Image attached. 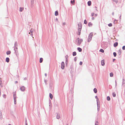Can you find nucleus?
Wrapping results in <instances>:
<instances>
[{
  "label": "nucleus",
  "mask_w": 125,
  "mask_h": 125,
  "mask_svg": "<svg viewBox=\"0 0 125 125\" xmlns=\"http://www.w3.org/2000/svg\"><path fill=\"white\" fill-rule=\"evenodd\" d=\"M78 34L79 35L80 34V32L82 29V25L81 23H79L78 24Z\"/></svg>",
  "instance_id": "nucleus-1"
},
{
  "label": "nucleus",
  "mask_w": 125,
  "mask_h": 125,
  "mask_svg": "<svg viewBox=\"0 0 125 125\" xmlns=\"http://www.w3.org/2000/svg\"><path fill=\"white\" fill-rule=\"evenodd\" d=\"M83 41L82 39H80L78 38L77 39L76 41L77 44L78 45H79L81 44V42H83Z\"/></svg>",
  "instance_id": "nucleus-2"
},
{
  "label": "nucleus",
  "mask_w": 125,
  "mask_h": 125,
  "mask_svg": "<svg viewBox=\"0 0 125 125\" xmlns=\"http://www.w3.org/2000/svg\"><path fill=\"white\" fill-rule=\"evenodd\" d=\"M93 36V33L91 32L90 33L89 35L88 38V42H90L91 40L92 37Z\"/></svg>",
  "instance_id": "nucleus-3"
},
{
  "label": "nucleus",
  "mask_w": 125,
  "mask_h": 125,
  "mask_svg": "<svg viewBox=\"0 0 125 125\" xmlns=\"http://www.w3.org/2000/svg\"><path fill=\"white\" fill-rule=\"evenodd\" d=\"M97 110L98 111H99L100 109V105L99 104V99H97Z\"/></svg>",
  "instance_id": "nucleus-4"
},
{
  "label": "nucleus",
  "mask_w": 125,
  "mask_h": 125,
  "mask_svg": "<svg viewBox=\"0 0 125 125\" xmlns=\"http://www.w3.org/2000/svg\"><path fill=\"white\" fill-rule=\"evenodd\" d=\"M13 98L14 99V104H16V94L15 93H14L13 94Z\"/></svg>",
  "instance_id": "nucleus-5"
},
{
  "label": "nucleus",
  "mask_w": 125,
  "mask_h": 125,
  "mask_svg": "<svg viewBox=\"0 0 125 125\" xmlns=\"http://www.w3.org/2000/svg\"><path fill=\"white\" fill-rule=\"evenodd\" d=\"M65 66L64 63V62H62L61 64V68L62 69H64Z\"/></svg>",
  "instance_id": "nucleus-6"
},
{
  "label": "nucleus",
  "mask_w": 125,
  "mask_h": 125,
  "mask_svg": "<svg viewBox=\"0 0 125 125\" xmlns=\"http://www.w3.org/2000/svg\"><path fill=\"white\" fill-rule=\"evenodd\" d=\"M25 87L23 86L21 87L20 88L21 90L22 91H24L25 90Z\"/></svg>",
  "instance_id": "nucleus-7"
},
{
  "label": "nucleus",
  "mask_w": 125,
  "mask_h": 125,
  "mask_svg": "<svg viewBox=\"0 0 125 125\" xmlns=\"http://www.w3.org/2000/svg\"><path fill=\"white\" fill-rule=\"evenodd\" d=\"M34 0H31V5L32 7L33 6V4L34 3Z\"/></svg>",
  "instance_id": "nucleus-8"
},
{
  "label": "nucleus",
  "mask_w": 125,
  "mask_h": 125,
  "mask_svg": "<svg viewBox=\"0 0 125 125\" xmlns=\"http://www.w3.org/2000/svg\"><path fill=\"white\" fill-rule=\"evenodd\" d=\"M101 64L102 65L104 66L105 64L104 61V60H103L101 61Z\"/></svg>",
  "instance_id": "nucleus-9"
},
{
  "label": "nucleus",
  "mask_w": 125,
  "mask_h": 125,
  "mask_svg": "<svg viewBox=\"0 0 125 125\" xmlns=\"http://www.w3.org/2000/svg\"><path fill=\"white\" fill-rule=\"evenodd\" d=\"M60 118V115L59 114H57L56 115V118L58 119H59Z\"/></svg>",
  "instance_id": "nucleus-10"
},
{
  "label": "nucleus",
  "mask_w": 125,
  "mask_h": 125,
  "mask_svg": "<svg viewBox=\"0 0 125 125\" xmlns=\"http://www.w3.org/2000/svg\"><path fill=\"white\" fill-rule=\"evenodd\" d=\"M71 3L73 5H74L75 3V0H71Z\"/></svg>",
  "instance_id": "nucleus-11"
},
{
  "label": "nucleus",
  "mask_w": 125,
  "mask_h": 125,
  "mask_svg": "<svg viewBox=\"0 0 125 125\" xmlns=\"http://www.w3.org/2000/svg\"><path fill=\"white\" fill-rule=\"evenodd\" d=\"M118 43L117 42H116L114 44V47H115L117 46Z\"/></svg>",
  "instance_id": "nucleus-12"
},
{
  "label": "nucleus",
  "mask_w": 125,
  "mask_h": 125,
  "mask_svg": "<svg viewBox=\"0 0 125 125\" xmlns=\"http://www.w3.org/2000/svg\"><path fill=\"white\" fill-rule=\"evenodd\" d=\"M49 95L50 98L51 99H52L53 97V95L51 93H50Z\"/></svg>",
  "instance_id": "nucleus-13"
},
{
  "label": "nucleus",
  "mask_w": 125,
  "mask_h": 125,
  "mask_svg": "<svg viewBox=\"0 0 125 125\" xmlns=\"http://www.w3.org/2000/svg\"><path fill=\"white\" fill-rule=\"evenodd\" d=\"M88 4L89 6H90L91 5V1H89L88 2Z\"/></svg>",
  "instance_id": "nucleus-14"
},
{
  "label": "nucleus",
  "mask_w": 125,
  "mask_h": 125,
  "mask_svg": "<svg viewBox=\"0 0 125 125\" xmlns=\"http://www.w3.org/2000/svg\"><path fill=\"white\" fill-rule=\"evenodd\" d=\"M10 59L9 58H6V61L8 62H9Z\"/></svg>",
  "instance_id": "nucleus-15"
},
{
  "label": "nucleus",
  "mask_w": 125,
  "mask_h": 125,
  "mask_svg": "<svg viewBox=\"0 0 125 125\" xmlns=\"http://www.w3.org/2000/svg\"><path fill=\"white\" fill-rule=\"evenodd\" d=\"M77 50L79 52H81L82 51V49L79 47L77 48Z\"/></svg>",
  "instance_id": "nucleus-16"
},
{
  "label": "nucleus",
  "mask_w": 125,
  "mask_h": 125,
  "mask_svg": "<svg viewBox=\"0 0 125 125\" xmlns=\"http://www.w3.org/2000/svg\"><path fill=\"white\" fill-rule=\"evenodd\" d=\"M76 55V52H73V56H75Z\"/></svg>",
  "instance_id": "nucleus-17"
},
{
  "label": "nucleus",
  "mask_w": 125,
  "mask_h": 125,
  "mask_svg": "<svg viewBox=\"0 0 125 125\" xmlns=\"http://www.w3.org/2000/svg\"><path fill=\"white\" fill-rule=\"evenodd\" d=\"M94 93H96L97 92V89L95 88H94Z\"/></svg>",
  "instance_id": "nucleus-18"
},
{
  "label": "nucleus",
  "mask_w": 125,
  "mask_h": 125,
  "mask_svg": "<svg viewBox=\"0 0 125 125\" xmlns=\"http://www.w3.org/2000/svg\"><path fill=\"white\" fill-rule=\"evenodd\" d=\"M92 24L91 22H89L88 24V25L89 27L91 26H92Z\"/></svg>",
  "instance_id": "nucleus-19"
},
{
  "label": "nucleus",
  "mask_w": 125,
  "mask_h": 125,
  "mask_svg": "<svg viewBox=\"0 0 125 125\" xmlns=\"http://www.w3.org/2000/svg\"><path fill=\"white\" fill-rule=\"evenodd\" d=\"M58 11H56L55 12V15L56 16H58Z\"/></svg>",
  "instance_id": "nucleus-20"
},
{
  "label": "nucleus",
  "mask_w": 125,
  "mask_h": 125,
  "mask_svg": "<svg viewBox=\"0 0 125 125\" xmlns=\"http://www.w3.org/2000/svg\"><path fill=\"white\" fill-rule=\"evenodd\" d=\"M11 53V52L10 51H7L6 52V53L7 55L10 54Z\"/></svg>",
  "instance_id": "nucleus-21"
},
{
  "label": "nucleus",
  "mask_w": 125,
  "mask_h": 125,
  "mask_svg": "<svg viewBox=\"0 0 125 125\" xmlns=\"http://www.w3.org/2000/svg\"><path fill=\"white\" fill-rule=\"evenodd\" d=\"M23 10V8H22V7H20V11L21 12V11H22Z\"/></svg>",
  "instance_id": "nucleus-22"
},
{
  "label": "nucleus",
  "mask_w": 125,
  "mask_h": 125,
  "mask_svg": "<svg viewBox=\"0 0 125 125\" xmlns=\"http://www.w3.org/2000/svg\"><path fill=\"white\" fill-rule=\"evenodd\" d=\"M43 61V59L42 58H40V63H42Z\"/></svg>",
  "instance_id": "nucleus-23"
},
{
  "label": "nucleus",
  "mask_w": 125,
  "mask_h": 125,
  "mask_svg": "<svg viewBox=\"0 0 125 125\" xmlns=\"http://www.w3.org/2000/svg\"><path fill=\"white\" fill-rule=\"evenodd\" d=\"M110 76L111 77H112L113 76V74L112 73H110Z\"/></svg>",
  "instance_id": "nucleus-24"
},
{
  "label": "nucleus",
  "mask_w": 125,
  "mask_h": 125,
  "mask_svg": "<svg viewBox=\"0 0 125 125\" xmlns=\"http://www.w3.org/2000/svg\"><path fill=\"white\" fill-rule=\"evenodd\" d=\"M0 86H2V81L1 80V79L0 78Z\"/></svg>",
  "instance_id": "nucleus-25"
},
{
  "label": "nucleus",
  "mask_w": 125,
  "mask_h": 125,
  "mask_svg": "<svg viewBox=\"0 0 125 125\" xmlns=\"http://www.w3.org/2000/svg\"><path fill=\"white\" fill-rule=\"evenodd\" d=\"M107 99L108 101H109L110 100V98L109 96H108L107 97Z\"/></svg>",
  "instance_id": "nucleus-26"
},
{
  "label": "nucleus",
  "mask_w": 125,
  "mask_h": 125,
  "mask_svg": "<svg viewBox=\"0 0 125 125\" xmlns=\"http://www.w3.org/2000/svg\"><path fill=\"white\" fill-rule=\"evenodd\" d=\"M112 95L113 97H115L116 96V95L115 93H113L112 94Z\"/></svg>",
  "instance_id": "nucleus-27"
},
{
  "label": "nucleus",
  "mask_w": 125,
  "mask_h": 125,
  "mask_svg": "<svg viewBox=\"0 0 125 125\" xmlns=\"http://www.w3.org/2000/svg\"><path fill=\"white\" fill-rule=\"evenodd\" d=\"M117 20H115L114 21V24H115L117 23Z\"/></svg>",
  "instance_id": "nucleus-28"
},
{
  "label": "nucleus",
  "mask_w": 125,
  "mask_h": 125,
  "mask_svg": "<svg viewBox=\"0 0 125 125\" xmlns=\"http://www.w3.org/2000/svg\"><path fill=\"white\" fill-rule=\"evenodd\" d=\"M100 51L102 52H104V51L102 49H101L100 50Z\"/></svg>",
  "instance_id": "nucleus-29"
},
{
  "label": "nucleus",
  "mask_w": 125,
  "mask_h": 125,
  "mask_svg": "<svg viewBox=\"0 0 125 125\" xmlns=\"http://www.w3.org/2000/svg\"><path fill=\"white\" fill-rule=\"evenodd\" d=\"M108 26L109 27H111L112 26V24L111 23H110L108 24Z\"/></svg>",
  "instance_id": "nucleus-30"
},
{
  "label": "nucleus",
  "mask_w": 125,
  "mask_h": 125,
  "mask_svg": "<svg viewBox=\"0 0 125 125\" xmlns=\"http://www.w3.org/2000/svg\"><path fill=\"white\" fill-rule=\"evenodd\" d=\"M113 54L115 57H116V52H114L113 53Z\"/></svg>",
  "instance_id": "nucleus-31"
},
{
  "label": "nucleus",
  "mask_w": 125,
  "mask_h": 125,
  "mask_svg": "<svg viewBox=\"0 0 125 125\" xmlns=\"http://www.w3.org/2000/svg\"><path fill=\"white\" fill-rule=\"evenodd\" d=\"M68 59H66L65 63L66 65H67L68 63Z\"/></svg>",
  "instance_id": "nucleus-32"
},
{
  "label": "nucleus",
  "mask_w": 125,
  "mask_h": 125,
  "mask_svg": "<svg viewBox=\"0 0 125 125\" xmlns=\"http://www.w3.org/2000/svg\"><path fill=\"white\" fill-rule=\"evenodd\" d=\"M84 23L85 24H86L87 23V22L86 20H85L84 21Z\"/></svg>",
  "instance_id": "nucleus-33"
},
{
  "label": "nucleus",
  "mask_w": 125,
  "mask_h": 125,
  "mask_svg": "<svg viewBox=\"0 0 125 125\" xmlns=\"http://www.w3.org/2000/svg\"><path fill=\"white\" fill-rule=\"evenodd\" d=\"M68 55H66L65 56L66 59H68Z\"/></svg>",
  "instance_id": "nucleus-34"
},
{
  "label": "nucleus",
  "mask_w": 125,
  "mask_h": 125,
  "mask_svg": "<svg viewBox=\"0 0 125 125\" xmlns=\"http://www.w3.org/2000/svg\"><path fill=\"white\" fill-rule=\"evenodd\" d=\"M3 97L4 98H6V95L5 94H3Z\"/></svg>",
  "instance_id": "nucleus-35"
},
{
  "label": "nucleus",
  "mask_w": 125,
  "mask_h": 125,
  "mask_svg": "<svg viewBox=\"0 0 125 125\" xmlns=\"http://www.w3.org/2000/svg\"><path fill=\"white\" fill-rule=\"evenodd\" d=\"M122 49L123 50H125V46H123L122 47Z\"/></svg>",
  "instance_id": "nucleus-36"
},
{
  "label": "nucleus",
  "mask_w": 125,
  "mask_h": 125,
  "mask_svg": "<svg viewBox=\"0 0 125 125\" xmlns=\"http://www.w3.org/2000/svg\"><path fill=\"white\" fill-rule=\"evenodd\" d=\"M94 13H92L91 14V16L93 17V16L94 15Z\"/></svg>",
  "instance_id": "nucleus-37"
},
{
  "label": "nucleus",
  "mask_w": 125,
  "mask_h": 125,
  "mask_svg": "<svg viewBox=\"0 0 125 125\" xmlns=\"http://www.w3.org/2000/svg\"><path fill=\"white\" fill-rule=\"evenodd\" d=\"M30 32L31 33H32V32H33V30H32V29H31V30H30Z\"/></svg>",
  "instance_id": "nucleus-38"
},
{
  "label": "nucleus",
  "mask_w": 125,
  "mask_h": 125,
  "mask_svg": "<svg viewBox=\"0 0 125 125\" xmlns=\"http://www.w3.org/2000/svg\"><path fill=\"white\" fill-rule=\"evenodd\" d=\"M17 42H15V46H16L17 45Z\"/></svg>",
  "instance_id": "nucleus-39"
},
{
  "label": "nucleus",
  "mask_w": 125,
  "mask_h": 125,
  "mask_svg": "<svg viewBox=\"0 0 125 125\" xmlns=\"http://www.w3.org/2000/svg\"><path fill=\"white\" fill-rule=\"evenodd\" d=\"M82 63H83V62H80V65H82Z\"/></svg>",
  "instance_id": "nucleus-40"
},
{
  "label": "nucleus",
  "mask_w": 125,
  "mask_h": 125,
  "mask_svg": "<svg viewBox=\"0 0 125 125\" xmlns=\"http://www.w3.org/2000/svg\"><path fill=\"white\" fill-rule=\"evenodd\" d=\"M66 24V23L65 22H63L62 23V25H64Z\"/></svg>",
  "instance_id": "nucleus-41"
},
{
  "label": "nucleus",
  "mask_w": 125,
  "mask_h": 125,
  "mask_svg": "<svg viewBox=\"0 0 125 125\" xmlns=\"http://www.w3.org/2000/svg\"><path fill=\"white\" fill-rule=\"evenodd\" d=\"M125 82V80L123 79V83H124Z\"/></svg>",
  "instance_id": "nucleus-42"
},
{
  "label": "nucleus",
  "mask_w": 125,
  "mask_h": 125,
  "mask_svg": "<svg viewBox=\"0 0 125 125\" xmlns=\"http://www.w3.org/2000/svg\"><path fill=\"white\" fill-rule=\"evenodd\" d=\"M97 15V14H94V16L95 17H96Z\"/></svg>",
  "instance_id": "nucleus-43"
},
{
  "label": "nucleus",
  "mask_w": 125,
  "mask_h": 125,
  "mask_svg": "<svg viewBox=\"0 0 125 125\" xmlns=\"http://www.w3.org/2000/svg\"><path fill=\"white\" fill-rule=\"evenodd\" d=\"M98 123L97 122H96L95 123V125H97V124Z\"/></svg>",
  "instance_id": "nucleus-44"
},
{
  "label": "nucleus",
  "mask_w": 125,
  "mask_h": 125,
  "mask_svg": "<svg viewBox=\"0 0 125 125\" xmlns=\"http://www.w3.org/2000/svg\"><path fill=\"white\" fill-rule=\"evenodd\" d=\"M31 35L32 36H33V34L32 33H31Z\"/></svg>",
  "instance_id": "nucleus-45"
},
{
  "label": "nucleus",
  "mask_w": 125,
  "mask_h": 125,
  "mask_svg": "<svg viewBox=\"0 0 125 125\" xmlns=\"http://www.w3.org/2000/svg\"><path fill=\"white\" fill-rule=\"evenodd\" d=\"M18 83V81H16L15 82V83Z\"/></svg>",
  "instance_id": "nucleus-46"
},
{
  "label": "nucleus",
  "mask_w": 125,
  "mask_h": 125,
  "mask_svg": "<svg viewBox=\"0 0 125 125\" xmlns=\"http://www.w3.org/2000/svg\"><path fill=\"white\" fill-rule=\"evenodd\" d=\"M95 98L96 99H97H97H98V98H97V96H95Z\"/></svg>",
  "instance_id": "nucleus-47"
},
{
  "label": "nucleus",
  "mask_w": 125,
  "mask_h": 125,
  "mask_svg": "<svg viewBox=\"0 0 125 125\" xmlns=\"http://www.w3.org/2000/svg\"><path fill=\"white\" fill-rule=\"evenodd\" d=\"M94 17H93L92 18V20H94Z\"/></svg>",
  "instance_id": "nucleus-48"
},
{
  "label": "nucleus",
  "mask_w": 125,
  "mask_h": 125,
  "mask_svg": "<svg viewBox=\"0 0 125 125\" xmlns=\"http://www.w3.org/2000/svg\"><path fill=\"white\" fill-rule=\"evenodd\" d=\"M26 124L25 125H27V121H26Z\"/></svg>",
  "instance_id": "nucleus-49"
},
{
  "label": "nucleus",
  "mask_w": 125,
  "mask_h": 125,
  "mask_svg": "<svg viewBox=\"0 0 125 125\" xmlns=\"http://www.w3.org/2000/svg\"><path fill=\"white\" fill-rule=\"evenodd\" d=\"M119 51L120 52H121V50H119Z\"/></svg>",
  "instance_id": "nucleus-50"
},
{
  "label": "nucleus",
  "mask_w": 125,
  "mask_h": 125,
  "mask_svg": "<svg viewBox=\"0 0 125 125\" xmlns=\"http://www.w3.org/2000/svg\"><path fill=\"white\" fill-rule=\"evenodd\" d=\"M115 85H117L116 82L115 81Z\"/></svg>",
  "instance_id": "nucleus-51"
},
{
  "label": "nucleus",
  "mask_w": 125,
  "mask_h": 125,
  "mask_svg": "<svg viewBox=\"0 0 125 125\" xmlns=\"http://www.w3.org/2000/svg\"><path fill=\"white\" fill-rule=\"evenodd\" d=\"M45 76H47V74H46V73H45Z\"/></svg>",
  "instance_id": "nucleus-52"
},
{
  "label": "nucleus",
  "mask_w": 125,
  "mask_h": 125,
  "mask_svg": "<svg viewBox=\"0 0 125 125\" xmlns=\"http://www.w3.org/2000/svg\"><path fill=\"white\" fill-rule=\"evenodd\" d=\"M30 32H29V34H31Z\"/></svg>",
  "instance_id": "nucleus-53"
},
{
  "label": "nucleus",
  "mask_w": 125,
  "mask_h": 125,
  "mask_svg": "<svg viewBox=\"0 0 125 125\" xmlns=\"http://www.w3.org/2000/svg\"><path fill=\"white\" fill-rule=\"evenodd\" d=\"M8 125H11L10 124H9Z\"/></svg>",
  "instance_id": "nucleus-54"
},
{
  "label": "nucleus",
  "mask_w": 125,
  "mask_h": 125,
  "mask_svg": "<svg viewBox=\"0 0 125 125\" xmlns=\"http://www.w3.org/2000/svg\"><path fill=\"white\" fill-rule=\"evenodd\" d=\"M115 60V59H114L113 60V61H114V60Z\"/></svg>",
  "instance_id": "nucleus-55"
}]
</instances>
